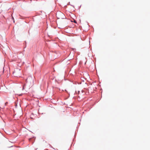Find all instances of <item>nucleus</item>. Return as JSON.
<instances>
[{"label":"nucleus","mask_w":150,"mask_h":150,"mask_svg":"<svg viewBox=\"0 0 150 150\" xmlns=\"http://www.w3.org/2000/svg\"><path fill=\"white\" fill-rule=\"evenodd\" d=\"M26 83L23 86L22 90L26 88H30L34 83V80L32 77L29 76L26 79Z\"/></svg>","instance_id":"nucleus-1"},{"label":"nucleus","mask_w":150,"mask_h":150,"mask_svg":"<svg viewBox=\"0 0 150 150\" xmlns=\"http://www.w3.org/2000/svg\"><path fill=\"white\" fill-rule=\"evenodd\" d=\"M56 15L58 19H64L66 18L64 14L61 12L57 13Z\"/></svg>","instance_id":"nucleus-2"},{"label":"nucleus","mask_w":150,"mask_h":150,"mask_svg":"<svg viewBox=\"0 0 150 150\" xmlns=\"http://www.w3.org/2000/svg\"><path fill=\"white\" fill-rule=\"evenodd\" d=\"M72 21L74 22L75 23H77V22H76V21L75 20H73V21Z\"/></svg>","instance_id":"nucleus-3"},{"label":"nucleus","mask_w":150,"mask_h":150,"mask_svg":"<svg viewBox=\"0 0 150 150\" xmlns=\"http://www.w3.org/2000/svg\"><path fill=\"white\" fill-rule=\"evenodd\" d=\"M8 103L7 102H6V103H5V105H6Z\"/></svg>","instance_id":"nucleus-4"},{"label":"nucleus","mask_w":150,"mask_h":150,"mask_svg":"<svg viewBox=\"0 0 150 150\" xmlns=\"http://www.w3.org/2000/svg\"><path fill=\"white\" fill-rule=\"evenodd\" d=\"M80 92V91H78V94H79Z\"/></svg>","instance_id":"nucleus-5"},{"label":"nucleus","mask_w":150,"mask_h":150,"mask_svg":"<svg viewBox=\"0 0 150 150\" xmlns=\"http://www.w3.org/2000/svg\"><path fill=\"white\" fill-rule=\"evenodd\" d=\"M13 146H9V148H10V147H13Z\"/></svg>","instance_id":"nucleus-6"}]
</instances>
